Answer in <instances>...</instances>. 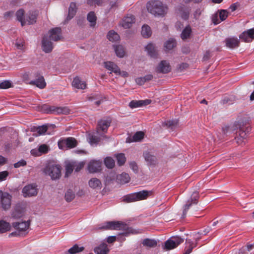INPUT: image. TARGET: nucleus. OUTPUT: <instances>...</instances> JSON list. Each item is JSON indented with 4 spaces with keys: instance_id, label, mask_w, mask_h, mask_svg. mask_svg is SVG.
Instances as JSON below:
<instances>
[{
    "instance_id": "obj_1",
    "label": "nucleus",
    "mask_w": 254,
    "mask_h": 254,
    "mask_svg": "<svg viewBox=\"0 0 254 254\" xmlns=\"http://www.w3.org/2000/svg\"><path fill=\"white\" fill-rule=\"evenodd\" d=\"M100 228L105 230H126V231L123 233V235L125 236H127L130 234H136L138 233V231L132 228H128L126 224L120 221H113L106 222L103 224Z\"/></svg>"
},
{
    "instance_id": "obj_2",
    "label": "nucleus",
    "mask_w": 254,
    "mask_h": 254,
    "mask_svg": "<svg viewBox=\"0 0 254 254\" xmlns=\"http://www.w3.org/2000/svg\"><path fill=\"white\" fill-rule=\"evenodd\" d=\"M146 7L148 12L154 15H164L168 10L167 6L159 0L149 1Z\"/></svg>"
},
{
    "instance_id": "obj_3",
    "label": "nucleus",
    "mask_w": 254,
    "mask_h": 254,
    "mask_svg": "<svg viewBox=\"0 0 254 254\" xmlns=\"http://www.w3.org/2000/svg\"><path fill=\"white\" fill-rule=\"evenodd\" d=\"M44 172L49 175L52 180H56L61 177V167L59 165L49 163L44 169Z\"/></svg>"
},
{
    "instance_id": "obj_4",
    "label": "nucleus",
    "mask_w": 254,
    "mask_h": 254,
    "mask_svg": "<svg viewBox=\"0 0 254 254\" xmlns=\"http://www.w3.org/2000/svg\"><path fill=\"white\" fill-rule=\"evenodd\" d=\"M150 194V191L142 190L125 196L123 200L127 202H131L143 200L146 199Z\"/></svg>"
},
{
    "instance_id": "obj_5",
    "label": "nucleus",
    "mask_w": 254,
    "mask_h": 254,
    "mask_svg": "<svg viewBox=\"0 0 254 254\" xmlns=\"http://www.w3.org/2000/svg\"><path fill=\"white\" fill-rule=\"evenodd\" d=\"M111 123V120L110 118L102 119L99 121L97 127L96 133L100 134L101 136H102V135L105 136Z\"/></svg>"
},
{
    "instance_id": "obj_6",
    "label": "nucleus",
    "mask_w": 254,
    "mask_h": 254,
    "mask_svg": "<svg viewBox=\"0 0 254 254\" xmlns=\"http://www.w3.org/2000/svg\"><path fill=\"white\" fill-rule=\"evenodd\" d=\"M184 242V240L180 237H173L168 240L165 243V248L170 250L177 247Z\"/></svg>"
},
{
    "instance_id": "obj_7",
    "label": "nucleus",
    "mask_w": 254,
    "mask_h": 254,
    "mask_svg": "<svg viewBox=\"0 0 254 254\" xmlns=\"http://www.w3.org/2000/svg\"><path fill=\"white\" fill-rule=\"evenodd\" d=\"M199 194L197 192H194L192 193L190 199L188 200L187 203L183 207V217H186L188 210L192 204H195L198 202Z\"/></svg>"
},
{
    "instance_id": "obj_8",
    "label": "nucleus",
    "mask_w": 254,
    "mask_h": 254,
    "mask_svg": "<svg viewBox=\"0 0 254 254\" xmlns=\"http://www.w3.org/2000/svg\"><path fill=\"white\" fill-rule=\"evenodd\" d=\"M228 14L229 13L227 10L221 9L219 10L218 13L212 16V20L213 23L217 25L221 21L225 20L227 18Z\"/></svg>"
},
{
    "instance_id": "obj_9",
    "label": "nucleus",
    "mask_w": 254,
    "mask_h": 254,
    "mask_svg": "<svg viewBox=\"0 0 254 254\" xmlns=\"http://www.w3.org/2000/svg\"><path fill=\"white\" fill-rule=\"evenodd\" d=\"M0 202L3 209L6 210L10 208L11 206V196L7 192L0 194Z\"/></svg>"
},
{
    "instance_id": "obj_10",
    "label": "nucleus",
    "mask_w": 254,
    "mask_h": 254,
    "mask_svg": "<svg viewBox=\"0 0 254 254\" xmlns=\"http://www.w3.org/2000/svg\"><path fill=\"white\" fill-rule=\"evenodd\" d=\"M64 145L67 148H71L76 146L77 142L73 137H67L60 140L58 142V145L60 148H63V146Z\"/></svg>"
},
{
    "instance_id": "obj_11",
    "label": "nucleus",
    "mask_w": 254,
    "mask_h": 254,
    "mask_svg": "<svg viewBox=\"0 0 254 254\" xmlns=\"http://www.w3.org/2000/svg\"><path fill=\"white\" fill-rule=\"evenodd\" d=\"M37 192V186L33 184L27 185L22 190L23 195L25 197L35 196Z\"/></svg>"
},
{
    "instance_id": "obj_12",
    "label": "nucleus",
    "mask_w": 254,
    "mask_h": 254,
    "mask_svg": "<svg viewBox=\"0 0 254 254\" xmlns=\"http://www.w3.org/2000/svg\"><path fill=\"white\" fill-rule=\"evenodd\" d=\"M240 39L245 42H251L254 39V29L253 28L244 31L239 36Z\"/></svg>"
},
{
    "instance_id": "obj_13",
    "label": "nucleus",
    "mask_w": 254,
    "mask_h": 254,
    "mask_svg": "<svg viewBox=\"0 0 254 254\" xmlns=\"http://www.w3.org/2000/svg\"><path fill=\"white\" fill-rule=\"evenodd\" d=\"M71 85L73 87L78 89L83 90L87 88L86 82L79 76H76L73 78Z\"/></svg>"
},
{
    "instance_id": "obj_14",
    "label": "nucleus",
    "mask_w": 254,
    "mask_h": 254,
    "mask_svg": "<svg viewBox=\"0 0 254 254\" xmlns=\"http://www.w3.org/2000/svg\"><path fill=\"white\" fill-rule=\"evenodd\" d=\"M47 36L49 39L54 41L60 40L62 38L61 28L56 27L51 29Z\"/></svg>"
},
{
    "instance_id": "obj_15",
    "label": "nucleus",
    "mask_w": 254,
    "mask_h": 254,
    "mask_svg": "<svg viewBox=\"0 0 254 254\" xmlns=\"http://www.w3.org/2000/svg\"><path fill=\"white\" fill-rule=\"evenodd\" d=\"M55 127V125H45L41 126L34 127L32 128V131L37 132L36 135H43L46 133L49 128H54Z\"/></svg>"
},
{
    "instance_id": "obj_16",
    "label": "nucleus",
    "mask_w": 254,
    "mask_h": 254,
    "mask_svg": "<svg viewBox=\"0 0 254 254\" xmlns=\"http://www.w3.org/2000/svg\"><path fill=\"white\" fill-rule=\"evenodd\" d=\"M14 228L18 231L19 235L24 233L28 229L29 223L27 221L13 223Z\"/></svg>"
},
{
    "instance_id": "obj_17",
    "label": "nucleus",
    "mask_w": 254,
    "mask_h": 254,
    "mask_svg": "<svg viewBox=\"0 0 254 254\" xmlns=\"http://www.w3.org/2000/svg\"><path fill=\"white\" fill-rule=\"evenodd\" d=\"M101 162L99 160H92L88 165V170L90 173H95L101 169Z\"/></svg>"
},
{
    "instance_id": "obj_18",
    "label": "nucleus",
    "mask_w": 254,
    "mask_h": 254,
    "mask_svg": "<svg viewBox=\"0 0 254 254\" xmlns=\"http://www.w3.org/2000/svg\"><path fill=\"white\" fill-rule=\"evenodd\" d=\"M42 47L43 50L45 53H48L52 51L53 48V44L51 40L48 38V36H44L43 37L42 42Z\"/></svg>"
},
{
    "instance_id": "obj_19",
    "label": "nucleus",
    "mask_w": 254,
    "mask_h": 254,
    "mask_svg": "<svg viewBox=\"0 0 254 254\" xmlns=\"http://www.w3.org/2000/svg\"><path fill=\"white\" fill-rule=\"evenodd\" d=\"M171 70L170 65L167 61H162L158 64L156 68V71L159 73H166L169 72Z\"/></svg>"
},
{
    "instance_id": "obj_20",
    "label": "nucleus",
    "mask_w": 254,
    "mask_h": 254,
    "mask_svg": "<svg viewBox=\"0 0 254 254\" xmlns=\"http://www.w3.org/2000/svg\"><path fill=\"white\" fill-rule=\"evenodd\" d=\"M135 22V18L133 16L127 15L122 20L121 25L125 28H130Z\"/></svg>"
},
{
    "instance_id": "obj_21",
    "label": "nucleus",
    "mask_w": 254,
    "mask_h": 254,
    "mask_svg": "<svg viewBox=\"0 0 254 254\" xmlns=\"http://www.w3.org/2000/svg\"><path fill=\"white\" fill-rule=\"evenodd\" d=\"M88 185L90 188L95 190H100L102 188L101 181L96 178H93L89 180Z\"/></svg>"
},
{
    "instance_id": "obj_22",
    "label": "nucleus",
    "mask_w": 254,
    "mask_h": 254,
    "mask_svg": "<svg viewBox=\"0 0 254 254\" xmlns=\"http://www.w3.org/2000/svg\"><path fill=\"white\" fill-rule=\"evenodd\" d=\"M226 46L230 49L238 47L239 45V41L236 37L227 38L225 40Z\"/></svg>"
},
{
    "instance_id": "obj_23",
    "label": "nucleus",
    "mask_w": 254,
    "mask_h": 254,
    "mask_svg": "<svg viewBox=\"0 0 254 254\" xmlns=\"http://www.w3.org/2000/svg\"><path fill=\"white\" fill-rule=\"evenodd\" d=\"M143 157L148 165H154L156 164L157 160L156 157L150 152H144L143 153Z\"/></svg>"
},
{
    "instance_id": "obj_24",
    "label": "nucleus",
    "mask_w": 254,
    "mask_h": 254,
    "mask_svg": "<svg viewBox=\"0 0 254 254\" xmlns=\"http://www.w3.org/2000/svg\"><path fill=\"white\" fill-rule=\"evenodd\" d=\"M50 112L53 114H67L69 113V109L67 107H60L53 106L50 107Z\"/></svg>"
},
{
    "instance_id": "obj_25",
    "label": "nucleus",
    "mask_w": 254,
    "mask_h": 254,
    "mask_svg": "<svg viewBox=\"0 0 254 254\" xmlns=\"http://www.w3.org/2000/svg\"><path fill=\"white\" fill-rule=\"evenodd\" d=\"M105 67L110 71V73L112 72L116 74L118 72L119 67L114 63L112 62H104Z\"/></svg>"
},
{
    "instance_id": "obj_26",
    "label": "nucleus",
    "mask_w": 254,
    "mask_h": 254,
    "mask_svg": "<svg viewBox=\"0 0 254 254\" xmlns=\"http://www.w3.org/2000/svg\"><path fill=\"white\" fill-rule=\"evenodd\" d=\"M105 136L102 135L101 136L100 134H89L88 135V140L89 142L92 145L94 144H97L98 142H100V140L102 138L104 137Z\"/></svg>"
},
{
    "instance_id": "obj_27",
    "label": "nucleus",
    "mask_w": 254,
    "mask_h": 254,
    "mask_svg": "<svg viewBox=\"0 0 254 254\" xmlns=\"http://www.w3.org/2000/svg\"><path fill=\"white\" fill-rule=\"evenodd\" d=\"M109 252V249L107 245L103 243L99 246L96 247L94 249V252L96 254H108Z\"/></svg>"
},
{
    "instance_id": "obj_28",
    "label": "nucleus",
    "mask_w": 254,
    "mask_h": 254,
    "mask_svg": "<svg viewBox=\"0 0 254 254\" xmlns=\"http://www.w3.org/2000/svg\"><path fill=\"white\" fill-rule=\"evenodd\" d=\"M129 180L130 177L129 175L127 173H122L116 177V181L120 184L127 183Z\"/></svg>"
},
{
    "instance_id": "obj_29",
    "label": "nucleus",
    "mask_w": 254,
    "mask_h": 254,
    "mask_svg": "<svg viewBox=\"0 0 254 254\" xmlns=\"http://www.w3.org/2000/svg\"><path fill=\"white\" fill-rule=\"evenodd\" d=\"M153 75L152 74H147L143 77L136 78L135 80V82L139 85L144 84L146 82L152 80Z\"/></svg>"
},
{
    "instance_id": "obj_30",
    "label": "nucleus",
    "mask_w": 254,
    "mask_h": 254,
    "mask_svg": "<svg viewBox=\"0 0 254 254\" xmlns=\"http://www.w3.org/2000/svg\"><path fill=\"white\" fill-rule=\"evenodd\" d=\"M250 131V128L249 127H241L239 131H238V134L237 135V136L240 137L243 139L247 140V137L248 136V133Z\"/></svg>"
},
{
    "instance_id": "obj_31",
    "label": "nucleus",
    "mask_w": 254,
    "mask_h": 254,
    "mask_svg": "<svg viewBox=\"0 0 254 254\" xmlns=\"http://www.w3.org/2000/svg\"><path fill=\"white\" fill-rule=\"evenodd\" d=\"M195 247V244H194L190 239H187L186 242L185 252L183 254H190L193 248Z\"/></svg>"
},
{
    "instance_id": "obj_32",
    "label": "nucleus",
    "mask_w": 254,
    "mask_h": 254,
    "mask_svg": "<svg viewBox=\"0 0 254 254\" xmlns=\"http://www.w3.org/2000/svg\"><path fill=\"white\" fill-rule=\"evenodd\" d=\"M11 225L9 223L4 220H0V234L10 231Z\"/></svg>"
},
{
    "instance_id": "obj_33",
    "label": "nucleus",
    "mask_w": 254,
    "mask_h": 254,
    "mask_svg": "<svg viewBox=\"0 0 254 254\" xmlns=\"http://www.w3.org/2000/svg\"><path fill=\"white\" fill-rule=\"evenodd\" d=\"M76 5L75 3L71 2L70 4L69 9H68V13L67 16V20H70L73 17L76 12Z\"/></svg>"
},
{
    "instance_id": "obj_34",
    "label": "nucleus",
    "mask_w": 254,
    "mask_h": 254,
    "mask_svg": "<svg viewBox=\"0 0 254 254\" xmlns=\"http://www.w3.org/2000/svg\"><path fill=\"white\" fill-rule=\"evenodd\" d=\"M87 19L90 23L91 27H95L96 24L97 17L94 12L91 11L89 12L87 15Z\"/></svg>"
},
{
    "instance_id": "obj_35",
    "label": "nucleus",
    "mask_w": 254,
    "mask_h": 254,
    "mask_svg": "<svg viewBox=\"0 0 254 254\" xmlns=\"http://www.w3.org/2000/svg\"><path fill=\"white\" fill-rule=\"evenodd\" d=\"M145 51L147 52L149 56L155 58L156 56V51L154 46L152 43H149L145 47Z\"/></svg>"
},
{
    "instance_id": "obj_36",
    "label": "nucleus",
    "mask_w": 254,
    "mask_h": 254,
    "mask_svg": "<svg viewBox=\"0 0 254 254\" xmlns=\"http://www.w3.org/2000/svg\"><path fill=\"white\" fill-rule=\"evenodd\" d=\"M37 18V13L36 12H32L29 13L28 15L26 17V19L25 20L26 24H33L36 22Z\"/></svg>"
},
{
    "instance_id": "obj_37",
    "label": "nucleus",
    "mask_w": 254,
    "mask_h": 254,
    "mask_svg": "<svg viewBox=\"0 0 254 254\" xmlns=\"http://www.w3.org/2000/svg\"><path fill=\"white\" fill-rule=\"evenodd\" d=\"M142 244L143 246L149 248H153L157 246V243L156 240L153 239H145L142 241Z\"/></svg>"
},
{
    "instance_id": "obj_38",
    "label": "nucleus",
    "mask_w": 254,
    "mask_h": 254,
    "mask_svg": "<svg viewBox=\"0 0 254 254\" xmlns=\"http://www.w3.org/2000/svg\"><path fill=\"white\" fill-rule=\"evenodd\" d=\"M107 38L109 41L114 42L120 40V36L116 32L114 31H110L107 35Z\"/></svg>"
},
{
    "instance_id": "obj_39",
    "label": "nucleus",
    "mask_w": 254,
    "mask_h": 254,
    "mask_svg": "<svg viewBox=\"0 0 254 254\" xmlns=\"http://www.w3.org/2000/svg\"><path fill=\"white\" fill-rule=\"evenodd\" d=\"M144 135V134L143 132L138 131L134 134L130 140H129L128 139H127V142H130L133 141H139L143 138Z\"/></svg>"
},
{
    "instance_id": "obj_40",
    "label": "nucleus",
    "mask_w": 254,
    "mask_h": 254,
    "mask_svg": "<svg viewBox=\"0 0 254 254\" xmlns=\"http://www.w3.org/2000/svg\"><path fill=\"white\" fill-rule=\"evenodd\" d=\"M151 30L149 26L146 25L142 26L141 35L144 38H148L151 36Z\"/></svg>"
},
{
    "instance_id": "obj_41",
    "label": "nucleus",
    "mask_w": 254,
    "mask_h": 254,
    "mask_svg": "<svg viewBox=\"0 0 254 254\" xmlns=\"http://www.w3.org/2000/svg\"><path fill=\"white\" fill-rule=\"evenodd\" d=\"M33 83L37 87H39L40 89L44 88L46 85L45 79L43 76H41L39 77L38 79H37L35 80H34L33 81Z\"/></svg>"
},
{
    "instance_id": "obj_42",
    "label": "nucleus",
    "mask_w": 254,
    "mask_h": 254,
    "mask_svg": "<svg viewBox=\"0 0 254 254\" xmlns=\"http://www.w3.org/2000/svg\"><path fill=\"white\" fill-rule=\"evenodd\" d=\"M176 45V41L174 39H169L164 44V47L166 50H171L174 48Z\"/></svg>"
},
{
    "instance_id": "obj_43",
    "label": "nucleus",
    "mask_w": 254,
    "mask_h": 254,
    "mask_svg": "<svg viewBox=\"0 0 254 254\" xmlns=\"http://www.w3.org/2000/svg\"><path fill=\"white\" fill-rule=\"evenodd\" d=\"M24 14V10L22 9L18 10L16 13L17 19L20 22L22 26H24L26 24L25 19L23 18Z\"/></svg>"
},
{
    "instance_id": "obj_44",
    "label": "nucleus",
    "mask_w": 254,
    "mask_h": 254,
    "mask_svg": "<svg viewBox=\"0 0 254 254\" xmlns=\"http://www.w3.org/2000/svg\"><path fill=\"white\" fill-rule=\"evenodd\" d=\"M114 50L117 57L119 58H123L124 56L125 52L122 46H115Z\"/></svg>"
},
{
    "instance_id": "obj_45",
    "label": "nucleus",
    "mask_w": 254,
    "mask_h": 254,
    "mask_svg": "<svg viewBox=\"0 0 254 254\" xmlns=\"http://www.w3.org/2000/svg\"><path fill=\"white\" fill-rule=\"evenodd\" d=\"M83 249V247H79L78 245H75L69 249L68 252L66 254H75L76 253L82 251Z\"/></svg>"
},
{
    "instance_id": "obj_46",
    "label": "nucleus",
    "mask_w": 254,
    "mask_h": 254,
    "mask_svg": "<svg viewBox=\"0 0 254 254\" xmlns=\"http://www.w3.org/2000/svg\"><path fill=\"white\" fill-rule=\"evenodd\" d=\"M178 13H179L180 16L183 19H187L189 17V11L188 9L184 8V7H181L179 10Z\"/></svg>"
},
{
    "instance_id": "obj_47",
    "label": "nucleus",
    "mask_w": 254,
    "mask_h": 254,
    "mask_svg": "<svg viewBox=\"0 0 254 254\" xmlns=\"http://www.w3.org/2000/svg\"><path fill=\"white\" fill-rule=\"evenodd\" d=\"M191 33V28L190 26H187L182 31L181 34V38L185 40L188 38Z\"/></svg>"
},
{
    "instance_id": "obj_48",
    "label": "nucleus",
    "mask_w": 254,
    "mask_h": 254,
    "mask_svg": "<svg viewBox=\"0 0 254 254\" xmlns=\"http://www.w3.org/2000/svg\"><path fill=\"white\" fill-rule=\"evenodd\" d=\"M104 163L108 168H112L115 166V161L113 158L110 157H106L104 160Z\"/></svg>"
},
{
    "instance_id": "obj_49",
    "label": "nucleus",
    "mask_w": 254,
    "mask_h": 254,
    "mask_svg": "<svg viewBox=\"0 0 254 254\" xmlns=\"http://www.w3.org/2000/svg\"><path fill=\"white\" fill-rule=\"evenodd\" d=\"M74 167V164L71 163H68L66 164L65 166V176L68 177L72 172L73 168Z\"/></svg>"
},
{
    "instance_id": "obj_50",
    "label": "nucleus",
    "mask_w": 254,
    "mask_h": 254,
    "mask_svg": "<svg viewBox=\"0 0 254 254\" xmlns=\"http://www.w3.org/2000/svg\"><path fill=\"white\" fill-rule=\"evenodd\" d=\"M116 157L118 163L119 165L121 166L125 163L126 159L124 154H117Z\"/></svg>"
},
{
    "instance_id": "obj_51",
    "label": "nucleus",
    "mask_w": 254,
    "mask_h": 254,
    "mask_svg": "<svg viewBox=\"0 0 254 254\" xmlns=\"http://www.w3.org/2000/svg\"><path fill=\"white\" fill-rule=\"evenodd\" d=\"M246 251L249 252L250 254H254V244L248 245L246 248L242 249L240 250L239 254H244V253Z\"/></svg>"
},
{
    "instance_id": "obj_52",
    "label": "nucleus",
    "mask_w": 254,
    "mask_h": 254,
    "mask_svg": "<svg viewBox=\"0 0 254 254\" xmlns=\"http://www.w3.org/2000/svg\"><path fill=\"white\" fill-rule=\"evenodd\" d=\"M166 125L172 129L175 128L178 125V121L177 120L168 121L166 122Z\"/></svg>"
},
{
    "instance_id": "obj_53",
    "label": "nucleus",
    "mask_w": 254,
    "mask_h": 254,
    "mask_svg": "<svg viewBox=\"0 0 254 254\" xmlns=\"http://www.w3.org/2000/svg\"><path fill=\"white\" fill-rule=\"evenodd\" d=\"M74 197V194L71 190L67 191L65 194V198L68 202L71 201Z\"/></svg>"
},
{
    "instance_id": "obj_54",
    "label": "nucleus",
    "mask_w": 254,
    "mask_h": 254,
    "mask_svg": "<svg viewBox=\"0 0 254 254\" xmlns=\"http://www.w3.org/2000/svg\"><path fill=\"white\" fill-rule=\"evenodd\" d=\"M140 100V101H131L129 104V106L130 108L133 109L139 107H141Z\"/></svg>"
},
{
    "instance_id": "obj_55",
    "label": "nucleus",
    "mask_w": 254,
    "mask_h": 254,
    "mask_svg": "<svg viewBox=\"0 0 254 254\" xmlns=\"http://www.w3.org/2000/svg\"><path fill=\"white\" fill-rule=\"evenodd\" d=\"M11 84L8 80H4L0 82V88L7 89L11 87Z\"/></svg>"
},
{
    "instance_id": "obj_56",
    "label": "nucleus",
    "mask_w": 254,
    "mask_h": 254,
    "mask_svg": "<svg viewBox=\"0 0 254 254\" xmlns=\"http://www.w3.org/2000/svg\"><path fill=\"white\" fill-rule=\"evenodd\" d=\"M38 151L39 152L40 155L42 153H46L48 151V147L46 144H42L39 147Z\"/></svg>"
},
{
    "instance_id": "obj_57",
    "label": "nucleus",
    "mask_w": 254,
    "mask_h": 254,
    "mask_svg": "<svg viewBox=\"0 0 254 254\" xmlns=\"http://www.w3.org/2000/svg\"><path fill=\"white\" fill-rule=\"evenodd\" d=\"M9 175V173L7 171L0 172V182L6 180Z\"/></svg>"
},
{
    "instance_id": "obj_58",
    "label": "nucleus",
    "mask_w": 254,
    "mask_h": 254,
    "mask_svg": "<svg viewBox=\"0 0 254 254\" xmlns=\"http://www.w3.org/2000/svg\"><path fill=\"white\" fill-rule=\"evenodd\" d=\"M15 46L18 49L23 50L24 48V42L22 40L17 41Z\"/></svg>"
},
{
    "instance_id": "obj_59",
    "label": "nucleus",
    "mask_w": 254,
    "mask_h": 254,
    "mask_svg": "<svg viewBox=\"0 0 254 254\" xmlns=\"http://www.w3.org/2000/svg\"><path fill=\"white\" fill-rule=\"evenodd\" d=\"M26 165V162L24 160H21L14 164V167L15 168H19L21 166H24Z\"/></svg>"
},
{
    "instance_id": "obj_60",
    "label": "nucleus",
    "mask_w": 254,
    "mask_h": 254,
    "mask_svg": "<svg viewBox=\"0 0 254 254\" xmlns=\"http://www.w3.org/2000/svg\"><path fill=\"white\" fill-rule=\"evenodd\" d=\"M235 140L238 144L242 145L243 144H244L246 143L247 140L243 139V138H242L240 137L236 136L235 137Z\"/></svg>"
},
{
    "instance_id": "obj_61",
    "label": "nucleus",
    "mask_w": 254,
    "mask_h": 254,
    "mask_svg": "<svg viewBox=\"0 0 254 254\" xmlns=\"http://www.w3.org/2000/svg\"><path fill=\"white\" fill-rule=\"evenodd\" d=\"M101 1L102 0H87V3L90 5L94 4L100 5Z\"/></svg>"
},
{
    "instance_id": "obj_62",
    "label": "nucleus",
    "mask_w": 254,
    "mask_h": 254,
    "mask_svg": "<svg viewBox=\"0 0 254 254\" xmlns=\"http://www.w3.org/2000/svg\"><path fill=\"white\" fill-rule=\"evenodd\" d=\"M84 165H85V162H79L75 166L76 167L75 168V171L76 172L79 171L83 167Z\"/></svg>"
},
{
    "instance_id": "obj_63",
    "label": "nucleus",
    "mask_w": 254,
    "mask_h": 254,
    "mask_svg": "<svg viewBox=\"0 0 254 254\" xmlns=\"http://www.w3.org/2000/svg\"><path fill=\"white\" fill-rule=\"evenodd\" d=\"M130 168L134 171L136 172L138 169L136 163L134 162H131L129 163Z\"/></svg>"
},
{
    "instance_id": "obj_64",
    "label": "nucleus",
    "mask_w": 254,
    "mask_h": 254,
    "mask_svg": "<svg viewBox=\"0 0 254 254\" xmlns=\"http://www.w3.org/2000/svg\"><path fill=\"white\" fill-rule=\"evenodd\" d=\"M117 75H120L122 77H126L128 76V73L125 71H121L120 68H119L118 72L116 73Z\"/></svg>"
}]
</instances>
